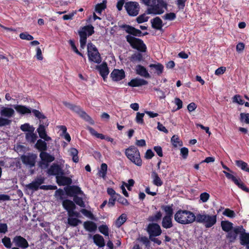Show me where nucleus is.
Returning <instances> with one entry per match:
<instances>
[{"label": "nucleus", "instance_id": "f257e3e1", "mask_svg": "<svg viewBox=\"0 0 249 249\" xmlns=\"http://www.w3.org/2000/svg\"><path fill=\"white\" fill-rule=\"evenodd\" d=\"M64 190L59 189L55 193L57 199L62 200L65 198L66 195L73 197L75 203L82 208L86 207L84 200L86 196L81 191L80 188H64Z\"/></svg>", "mask_w": 249, "mask_h": 249}, {"label": "nucleus", "instance_id": "f03ea898", "mask_svg": "<svg viewBox=\"0 0 249 249\" xmlns=\"http://www.w3.org/2000/svg\"><path fill=\"white\" fill-rule=\"evenodd\" d=\"M141 2L149 7L147 14L160 15L167 9V4L164 0H140Z\"/></svg>", "mask_w": 249, "mask_h": 249}, {"label": "nucleus", "instance_id": "7ed1b4c3", "mask_svg": "<svg viewBox=\"0 0 249 249\" xmlns=\"http://www.w3.org/2000/svg\"><path fill=\"white\" fill-rule=\"evenodd\" d=\"M174 217L176 221L183 225L191 224L196 219V215L192 212L187 210H178Z\"/></svg>", "mask_w": 249, "mask_h": 249}, {"label": "nucleus", "instance_id": "20e7f679", "mask_svg": "<svg viewBox=\"0 0 249 249\" xmlns=\"http://www.w3.org/2000/svg\"><path fill=\"white\" fill-rule=\"evenodd\" d=\"M216 215L208 214L206 213H198L196 215V221L203 224L207 228H211L216 222Z\"/></svg>", "mask_w": 249, "mask_h": 249}, {"label": "nucleus", "instance_id": "39448f33", "mask_svg": "<svg viewBox=\"0 0 249 249\" xmlns=\"http://www.w3.org/2000/svg\"><path fill=\"white\" fill-rule=\"evenodd\" d=\"M125 155L127 158L134 164L139 166L142 165V161L140 152L136 147L132 146L127 148L125 150Z\"/></svg>", "mask_w": 249, "mask_h": 249}, {"label": "nucleus", "instance_id": "423d86ee", "mask_svg": "<svg viewBox=\"0 0 249 249\" xmlns=\"http://www.w3.org/2000/svg\"><path fill=\"white\" fill-rule=\"evenodd\" d=\"M94 27L91 25L83 27L79 31L80 43L81 47L84 48L87 42V36L92 35L94 33Z\"/></svg>", "mask_w": 249, "mask_h": 249}, {"label": "nucleus", "instance_id": "0eeeda50", "mask_svg": "<svg viewBox=\"0 0 249 249\" xmlns=\"http://www.w3.org/2000/svg\"><path fill=\"white\" fill-rule=\"evenodd\" d=\"M126 41L130 44L133 48L137 49L141 52H146V45L141 39L135 38L130 35L126 36Z\"/></svg>", "mask_w": 249, "mask_h": 249}, {"label": "nucleus", "instance_id": "6e6552de", "mask_svg": "<svg viewBox=\"0 0 249 249\" xmlns=\"http://www.w3.org/2000/svg\"><path fill=\"white\" fill-rule=\"evenodd\" d=\"M88 53L89 61L97 64L101 62L102 59L100 54L95 45L91 43L88 44Z\"/></svg>", "mask_w": 249, "mask_h": 249}, {"label": "nucleus", "instance_id": "1a4fd4ad", "mask_svg": "<svg viewBox=\"0 0 249 249\" xmlns=\"http://www.w3.org/2000/svg\"><path fill=\"white\" fill-rule=\"evenodd\" d=\"M124 7L127 13L131 16H136L139 12L140 7L136 1L127 2L124 4Z\"/></svg>", "mask_w": 249, "mask_h": 249}, {"label": "nucleus", "instance_id": "9d476101", "mask_svg": "<svg viewBox=\"0 0 249 249\" xmlns=\"http://www.w3.org/2000/svg\"><path fill=\"white\" fill-rule=\"evenodd\" d=\"M245 231V230L242 226H236L228 232L226 236L230 242H233L236 240L238 234L240 236L242 234L246 233Z\"/></svg>", "mask_w": 249, "mask_h": 249}, {"label": "nucleus", "instance_id": "9b49d317", "mask_svg": "<svg viewBox=\"0 0 249 249\" xmlns=\"http://www.w3.org/2000/svg\"><path fill=\"white\" fill-rule=\"evenodd\" d=\"M65 173L64 172L63 174H61L56 177L57 183L59 186H68L67 187H78L77 186H70L72 183V176L71 175L69 177L65 176Z\"/></svg>", "mask_w": 249, "mask_h": 249}, {"label": "nucleus", "instance_id": "f8f14e48", "mask_svg": "<svg viewBox=\"0 0 249 249\" xmlns=\"http://www.w3.org/2000/svg\"><path fill=\"white\" fill-rule=\"evenodd\" d=\"M68 224L71 226L76 227L79 224L82 223V221L78 218L80 216V213L77 212H69L68 213Z\"/></svg>", "mask_w": 249, "mask_h": 249}, {"label": "nucleus", "instance_id": "ddd939ff", "mask_svg": "<svg viewBox=\"0 0 249 249\" xmlns=\"http://www.w3.org/2000/svg\"><path fill=\"white\" fill-rule=\"evenodd\" d=\"M120 27L125 30V31L129 34L132 35L134 36H141L148 34L147 32L142 35L141 30L136 29L135 28L126 24H123L120 26Z\"/></svg>", "mask_w": 249, "mask_h": 249}, {"label": "nucleus", "instance_id": "4468645a", "mask_svg": "<svg viewBox=\"0 0 249 249\" xmlns=\"http://www.w3.org/2000/svg\"><path fill=\"white\" fill-rule=\"evenodd\" d=\"M48 124V123L39 124L38 127L36 129L39 137L47 142L52 140L51 138L47 135L45 127L47 126Z\"/></svg>", "mask_w": 249, "mask_h": 249}, {"label": "nucleus", "instance_id": "2eb2a0df", "mask_svg": "<svg viewBox=\"0 0 249 249\" xmlns=\"http://www.w3.org/2000/svg\"><path fill=\"white\" fill-rule=\"evenodd\" d=\"M62 167L57 164L53 163L48 169L47 173L49 175L55 176L56 177L64 173Z\"/></svg>", "mask_w": 249, "mask_h": 249}, {"label": "nucleus", "instance_id": "dca6fc26", "mask_svg": "<svg viewBox=\"0 0 249 249\" xmlns=\"http://www.w3.org/2000/svg\"><path fill=\"white\" fill-rule=\"evenodd\" d=\"M147 231L150 235V237L157 236L160 235L161 230L160 226L158 224H150L147 227Z\"/></svg>", "mask_w": 249, "mask_h": 249}, {"label": "nucleus", "instance_id": "f3484780", "mask_svg": "<svg viewBox=\"0 0 249 249\" xmlns=\"http://www.w3.org/2000/svg\"><path fill=\"white\" fill-rule=\"evenodd\" d=\"M73 112L77 113L81 118L84 119L85 121L89 122L90 124H94V121L87 114V113L84 111L80 107L77 106L73 111Z\"/></svg>", "mask_w": 249, "mask_h": 249}, {"label": "nucleus", "instance_id": "a211bd4d", "mask_svg": "<svg viewBox=\"0 0 249 249\" xmlns=\"http://www.w3.org/2000/svg\"><path fill=\"white\" fill-rule=\"evenodd\" d=\"M13 242L16 246L22 249L27 248L29 246L27 241L20 235L16 236L13 238Z\"/></svg>", "mask_w": 249, "mask_h": 249}, {"label": "nucleus", "instance_id": "6ab92c4d", "mask_svg": "<svg viewBox=\"0 0 249 249\" xmlns=\"http://www.w3.org/2000/svg\"><path fill=\"white\" fill-rule=\"evenodd\" d=\"M112 80L118 81L125 77V73L123 70L114 69L110 74Z\"/></svg>", "mask_w": 249, "mask_h": 249}, {"label": "nucleus", "instance_id": "aec40b11", "mask_svg": "<svg viewBox=\"0 0 249 249\" xmlns=\"http://www.w3.org/2000/svg\"><path fill=\"white\" fill-rule=\"evenodd\" d=\"M96 69L99 71L101 76L105 80L109 73V70L106 62H103L101 65L96 66Z\"/></svg>", "mask_w": 249, "mask_h": 249}, {"label": "nucleus", "instance_id": "412c9836", "mask_svg": "<svg viewBox=\"0 0 249 249\" xmlns=\"http://www.w3.org/2000/svg\"><path fill=\"white\" fill-rule=\"evenodd\" d=\"M148 84V82L143 79L136 78L128 83V85L132 87H140Z\"/></svg>", "mask_w": 249, "mask_h": 249}, {"label": "nucleus", "instance_id": "4be33fe9", "mask_svg": "<svg viewBox=\"0 0 249 249\" xmlns=\"http://www.w3.org/2000/svg\"><path fill=\"white\" fill-rule=\"evenodd\" d=\"M62 205L63 208L67 211L68 213H69V212H75L74 210L76 206L73 201L68 199H65L63 201Z\"/></svg>", "mask_w": 249, "mask_h": 249}, {"label": "nucleus", "instance_id": "5701e85b", "mask_svg": "<svg viewBox=\"0 0 249 249\" xmlns=\"http://www.w3.org/2000/svg\"><path fill=\"white\" fill-rule=\"evenodd\" d=\"M135 71L136 73L142 77L146 78L150 77V75L146 68L141 65H138L136 67Z\"/></svg>", "mask_w": 249, "mask_h": 249}, {"label": "nucleus", "instance_id": "b1692460", "mask_svg": "<svg viewBox=\"0 0 249 249\" xmlns=\"http://www.w3.org/2000/svg\"><path fill=\"white\" fill-rule=\"evenodd\" d=\"M32 114L39 121V124L44 123L43 120L47 118L41 110L32 108Z\"/></svg>", "mask_w": 249, "mask_h": 249}, {"label": "nucleus", "instance_id": "393cba45", "mask_svg": "<svg viewBox=\"0 0 249 249\" xmlns=\"http://www.w3.org/2000/svg\"><path fill=\"white\" fill-rule=\"evenodd\" d=\"M1 116H4L8 118L13 117L15 114L14 110L12 108L6 107H2L0 111Z\"/></svg>", "mask_w": 249, "mask_h": 249}, {"label": "nucleus", "instance_id": "a878e982", "mask_svg": "<svg viewBox=\"0 0 249 249\" xmlns=\"http://www.w3.org/2000/svg\"><path fill=\"white\" fill-rule=\"evenodd\" d=\"M84 229L89 232H94L97 229L96 224L90 221H87L83 224Z\"/></svg>", "mask_w": 249, "mask_h": 249}, {"label": "nucleus", "instance_id": "bb28decb", "mask_svg": "<svg viewBox=\"0 0 249 249\" xmlns=\"http://www.w3.org/2000/svg\"><path fill=\"white\" fill-rule=\"evenodd\" d=\"M161 225L165 229H169L172 227V216H164L162 219Z\"/></svg>", "mask_w": 249, "mask_h": 249}, {"label": "nucleus", "instance_id": "cd10ccee", "mask_svg": "<svg viewBox=\"0 0 249 249\" xmlns=\"http://www.w3.org/2000/svg\"><path fill=\"white\" fill-rule=\"evenodd\" d=\"M240 244L249 249V233L242 234L240 236Z\"/></svg>", "mask_w": 249, "mask_h": 249}, {"label": "nucleus", "instance_id": "c85d7f7f", "mask_svg": "<svg viewBox=\"0 0 249 249\" xmlns=\"http://www.w3.org/2000/svg\"><path fill=\"white\" fill-rule=\"evenodd\" d=\"M152 26L157 30H160L162 26V21L159 17H156L151 20Z\"/></svg>", "mask_w": 249, "mask_h": 249}, {"label": "nucleus", "instance_id": "c756f323", "mask_svg": "<svg viewBox=\"0 0 249 249\" xmlns=\"http://www.w3.org/2000/svg\"><path fill=\"white\" fill-rule=\"evenodd\" d=\"M39 156L41 160L44 162H51L54 160V157L53 156L44 151L41 152Z\"/></svg>", "mask_w": 249, "mask_h": 249}, {"label": "nucleus", "instance_id": "7c9ffc66", "mask_svg": "<svg viewBox=\"0 0 249 249\" xmlns=\"http://www.w3.org/2000/svg\"><path fill=\"white\" fill-rule=\"evenodd\" d=\"M46 141L39 139L35 144V147L39 151L41 152L45 151L47 150V146Z\"/></svg>", "mask_w": 249, "mask_h": 249}, {"label": "nucleus", "instance_id": "2f4dec72", "mask_svg": "<svg viewBox=\"0 0 249 249\" xmlns=\"http://www.w3.org/2000/svg\"><path fill=\"white\" fill-rule=\"evenodd\" d=\"M93 239L94 243L100 247H103L105 246V241L104 238L101 235L96 234L93 235Z\"/></svg>", "mask_w": 249, "mask_h": 249}, {"label": "nucleus", "instance_id": "473e14b6", "mask_svg": "<svg viewBox=\"0 0 249 249\" xmlns=\"http://www.w3.org/2000/svg\"><path fill=\"white\" fill-rule=\"evenodd\" d=\"M30 126L29 124H25L20 126V129L23 131H28L26 134V139L31 142V130H30Z\"/></svg>", "mask_w": 249, "mask_h": 249}, {"label": "nucleus", "instance_id": "72a5a7b5", "mask_svg": "<svg viewBox=\"0 0 249 249\" xmlns=\"http://www.w3.org/2000/svg\"><path fill=\"white\" fill-rule=\"evenodd\" d=\"M14 107L17 112L22 114L29 113L31 112V110L30 109L28 108L27 107L23 106L14 105Z\"/></svg>", "mask_w": 249, "mask_h": 249}, {"label": "nucleus", "instance_id": "f704fd0d", "mask_svg": "<svg viewBox=\"0 0 249 249\" xmlns=\"http://www.w3.org/2000/svg\"><path fill=\"white\" fill-rule=\"evenodd\" d=\"M235 164L237 167L241 168L242 170L249 172V166L247 163L241 160H236Z\"/></svg>", "mask_w": 249, "mask_h": 249}, {"label": "nucleus", "instance_id": "c9c22d12", "mask_svg": "<svg viewBox=\"0 0 249 249\" xmlns=\"http://www.w3.org/2000/svg\"><path fill=\"white\" fill-rule=\"evenodd\" d=\"M130 60L133 63L140 62L143 60V56L141 53L137 52L131 56Z\"/></svg>", "mask_w": 249, "mask_h": 249}, {"label": "nucleus", "instance_id": "e433bc0d", "mask_svg": "<svg viewBox=\"0 0 249 249\" xmlns=\"http://www.w3.org/2000/svg\"><path fill=\"white\" fill-rule=\"evenodd\" d=\"M221 227L223 231L228 232L234 227H233V224L230 222L226 221L221 222Z\"/></svg>", "mask_w": 249, "mask_h": 249}, {"label": "nucleus", "instance_id": "4c0bfd02", "mask_svg": "<svg viewBox=\"0 0 249 249\" xmlns=\"http://www.w3.org/2000/svg\"><path fill=\"white\" fill-rule=\"evenodd\" d=\"M69 152L70 155L72 157V161L75 163L78 162L79 161L78 150L75 148H71L69 150Z\"/></svg>", "mask_w": 249, "mask_h": 249}, {"label": "nucleus", "instance_id": "58836bf2", "mask_svg": "<svg viewBox=\"0 0 249 249\" xmlns=\"http://www.w3.org/2000/svg\"><path fill=\"white\" fill-rule=\"evenodd\" d=\"M171 142L172 144L174 147L181 146L183 145V142L179 139L178 135H174L171 138Z\"/></svg>", "mask_w": 249, "mask_h": 249}, {"label": "nucleus", "instance_id": "ea45409f", "mask_svg": "<svg viewBox=\"0 0 249 249\" xmlns=\"http://www.w3.org/2000/svg\"><path fill=\"white\" fill-rule=\"evenodd\" d=\"M149 67L151 68H154L158 75H160L162 73L164 68L163 66L160 63H158L157 64H151L149 65Z\"/></svg>", "mask_w": 249, "mask_h": 249}, {"label": "nucleus", "instance_id": "a19ab883", "mask_svg": "<svg viewBox=\"0 0 249 249\" xmlns=\"http://www.w3.org/2000/svg\"><path fill=\"white\" fill-rule=\"evenodd\" d=\"M126 220V215L124 213L121 214L116 220L115 225L117 227H121Z\"/></svg>", "mask_w": 249, "mask_h": 249}, {"label": "nucleus", "instance_id": "79ce46f5", "mask_svg": "<svg viewBox=\"0 0 249 249\" xmlns=\"http://www.w3.org/2000/svg\"><path fill=\"white\" fill-rule=\"evenodd\" d=\"M107 1L106 0L103 1L102 2L96 4L95 8V11L98 13L101 14L102 11L106 8Z\"/></svg>", "mask_w": 249, "mask_h": 249}, {"label": "nucleus", "instance_id": "37998d69", "mask_svg": "<svg viewBox=\"0 0 249 249\" xmlns=\"http://www.w3.org/2000/svg\"><path fill=\"white\" fill-rule=\"evenodd\" d=\"M152 177L153 178V183L155 185L159 186L162 185V182L157 173L155 172H153L152 173Z\"/></svg>", "mask_w": 249, "mask_h": 249}, {"label": "nucleus", "instance_id": "c03bdc74", "mask_svg": "<svg viewBox=\"0 0 249 249\" xmlns=\"http://www.w3.org/2000/svg\"><path fill=\"white\" fill-rule=\"evenodd\" d=\"M20 159L24 164L31 166V155L30 154L22 155Z\"/></svg>", "mask_w": 249, "mask_h": 249}, {"label": "nucleus", "instance_id": "a18cd8bd", "mask_svg": "<svg viewBox=\"0 0 249 249\" xmlns=\"http://www.w3.org/2000/svg\"><path fill=\"white\" fill-rule=\"evenodd\" d=\"M107 166L106 163H102L101 165V168L98 172L99 176L105 178L107 174Z\"/></svg>", "mask_w": 249, "mask_h": 249}, {"label": "nucleus", "instance_id": "49530a36", "mask_svg": "<svg viewBox=\"0 0 249 249\" xmlns=\"http://www.w3.org/2000/svg\"><path fill=\"white\" fill-rule=\"evenodd\" d=\"M161 209L166 213L165 216H172L173 211L172 206H162Z\"/></svg>", "mask_w": 249, "mask_h": 249}, {"label": "nucleus", "instance_id": "de8ad7c7", "mask_svg": "<svg viewBox=\"0 0 249 249\" xmlns=\"http://www.w3.org/2000/svg\"><path fill=\"white\" fill-rule=\"evenodd\" d=\"M99 231L105 236H108L109 229L106 225H102L98 228Z\"/></svg>", "mask_w": 249, "mask_h": 249}, {"label": "nucleus", "instance_id": "09e8293b", "mask_svg": "<svg viewBox=\"0 0 249 249\" xmlns=\"http://www.w3.org/2000/svg\"><path fill=\"white\" fill-rule=\"evenodd\" d=\"M35 50L36 52V54L35 57H36L38 60H42L43 59V57L42 54V51L40 47H36Z\"/></svg>", "mask_w": 249, "mask_h": 249}, {"label": "nucleus", "instance_id": "8fccbe9b", "mask_svg": "<svg viewBox=\"0 0 249 249\" xmlns=\"http://www.w3.org/2000/svg\"><path fill=\"white\" fill-rule=\"evenodd\" d=\"M240 119L242 122L249 124V113H241Z\"/></svg>", "mask_w": 249, "mask_h": 249}, {"label": "nucleus", "instance_id": "3c124183", "mask_svg": "<svg viewBox=\"0 0 249 249\" xmlns=\"http://www.w3.org/2000/svg\"><path fill=\"white\" fill-rule=\"evenodd\" d=\"M80 212L86 217L90 219H94V216L90 211L85 209H82L80 210Z\"/></svg>", "mask_w": 249, "mask_h": 249}, {"label": "nucleus", "instance_id": "603ef678", "mask_svg": "<svg viewBox=\"0 0 249 249\" xmlns=\"http://www.w3.org/2000/svg\"><path fill=\"white\" fill-rule=\"evenodd\" d=\"M149 17L146 16L145 14H143L138 17L136 20L138 23H142L147 21Z\"/></svg>", "mask_w": 249, "mask_h": 249}, {"label": "nucleus", "instance_id": "864d4df0", "mask_svg": "<svg viewBox=\"0 0 249 249\" xmlns=\"http://www.w3.org/2000/svg\"><path fill=\"white\" fill-rule=\"evenodd\" d=\"M144 115V113H141L137 112L136 117V122L139 124H143L144 121L143 117Z\"/></svg>", "mask_w": 249, "mask_h": 249}, {"label": "nucleus", "instance_id": "5fc2aeb1", "mask_svg": "<svg viewBox=\"0 0 249 249\" xmlns=\"http://www.w3.org/2000/svg\"><path fill=\"white\" fill-rule=\"evenodd\" d=\"M12 121L7 118L0 117V127L8 125L11 124Z\"/></svg>", "mask_w": 249, "mask_h": 249}, {"label": "nucleus", "instance_id": "6e6d98bb", "mask_svg": "<svg viewBox=\"0 0 249 249\" xmlns=\"http://www.w3.org/2000/svg\"><path fill=\"white\" fill-rule=\"evenodd\" d=\"M223 214L230 218L234 217L235 216L234 211L229 209H226L223 212Z\"/></svg>", "mask_w": 249, "mask_h": 249}, {"label": "nucleus", "instance_id": "4d7b16f0", "mask_svg": "<svg viewBox=\"0 0 249 249\" xmlns=\"http://www.w3.org/2000/svg\"><path fill=\"white\" fill-rule=\"evenodd\" d=\"M2 243L7 248H10L11 247L12 244L10 238L9 237L5 236L2 239Z\"/></svg>", "mask_w": 249, "mask_h": 249}, {"label": "nucleus", "instance_id": "13d9d810", "mask_svg": "<svg viewBox=\"0 0 249 249\" xmlns=\"http://www.w3.org/2000/svg\"><path fill=\"white\" fill-rule=\"evenodd\" d=\"M232 102L239 105H243L244 101L241 99V96L238 94L234 95L232 98Z\"/></svg>", "mask_w": 249, "mask_h": 249}, {"label": "nucleus", "instance_id": "bf43d9fd", "mask_svg": "<svg viewBox=\"0 0 249 249\" xmlns=\"http://www.w3.org/2000/svg\"><path fill=\"white\" fill-rule=\"evenodd\" d=\"M176 18V14L174 13H169L166 14L163 16V18L165 20H173Z\"/></svg>", "mask_w": 249, "mask_h": 249}, {"label": "nucleus", "instance_id": "052dcab7", "mask_svg": "<svg viewBox=\"0 0 249 249\" xmlns=\"http://www.w3.org/2000/svg\"><path fill=\"white\" fill-rule=\"evenodd\" d=\"M19 37L21 39L30 40H31V35H29L27 32L21 33L19 35Z\"/></svg>", "mask_w": 249, "mask_h": 249}, {"label": "nucleus", "instance_id": "680f3d73", "mask_svg": "<svg viewBox=\"0 0 249 249\" xmlns=\"http://www.w3.org/2000/svg\"><path fill=\"white\" fill-rule=\"evenodd\" d=\"M180 155L184 159H186L188 155V149L186 147L180 149Z\"/></svg>", "mask_w": 249, "mask_h": 249}, {"label": "nucleus", "instance_id": "e2e57ef3", "mask_svg": "<svg viewBox=\"0 0 249 249\" xmlns=\"http://www.w3.org/2000/svg\"><path fill=\"white\" fill-rule=\"evenodd\" d=\"M210 195L207 193H203L200 196V200L203 202H206L209 198Z\"/></svg>", "mask_w": 249, "mask_h": 249}, {"label": "nucleus", "instance_id": "0e129e2a", "mask_svg": "<svg viewBox=\"0 0 249 249\" xmlns=\"http://www.w3.org/2000/svg\"><path fill=\"white\" fill-rule=\"evenodd\" d=\"M138 240L142 243L144 245H145L146 246H148L149 245V240L148 238L145 236H142L141 237H140L138 239Z\"/></svg>", "mask_w": 249, "mask_h": 249}, {"label": "nucleus", "instance_id": "69168bd1", "mask_svg": "<svg viewBox=\"0 0 249 249\" xmlns=\"http://www.w3.org/2000/svg\"><path fill=\"white\" fill-rule=\"evenodd\" d=\"M187 0H177V4L180 9H183L185 5V2Z\"/></svg>", "mask_w": 249, "mask_h": 249}, {"label": "nucleus", "instance_id": "338daca9", "mask_svg": "<svg viewBox=\"0 0 249 249\" xmlns=\"http://www.w3.org/2000/svg\"><path fill=\"white\" fill-rule=\"evenodd\" d=\"M44 179L42 178H37L35 181L32 182V187H38L43 183Z\"/></svg>", "mask_w": 249, "mask_h": 249}, {"label": "nucleus", "instance_id": "774afa93", "mask_svg": "<svg viewBox=\"0 0 249 249\" xmlns=\"http://www.w3.org/2000/svg\"><path fill=\"white\" fill-rule=\"evenodd\" d=\"M153 189H155V188H146L145 190L146 193L151 196H155L157 193V190L155 189L154 190Z\"/></svg>", "mask_w": 249, "mask_h": 249}]
</instances>
